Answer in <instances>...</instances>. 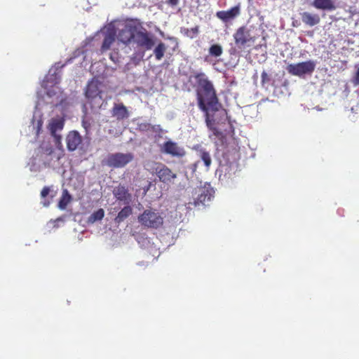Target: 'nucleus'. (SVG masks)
Returning a JSON list of instances; mask_svg holds the SVG:
<instances>
[{
  "label": "nucleus",
  "mask_w": 359,
  "mask_h": 359,
  "mask_svg": "<svg viewBox=\"0 0 359 359\" xmlns=\"http://www.w3.org/2000/svg\"><path fill=\"white\" fill-rule=\"evenodd\" d=\"M301 20L306 25L313 27L320 22V17L317 13L310 12H303L300 13Z\"/></svg>",
  "instance_id": "nucleus-17"
},
{
  "label": "nucleus",
  "mask_w": 359,
  "mask_h": 359,
  "mask_svg": "<svg viewBox=\"0 0 359 359\" xmlns=\"http://www.w3.org/2000/svg\"><path fill=\"white\" fill-rule=\"evenodd\" d=\"M194 35H196L198 33V27L196 26L190 29Z\"/></svg>",
  "instance_id": "nucleus-32"
},
{
  "label": "nucleus",
  "mask_w": 359,
  "mask_h": 359,
  "mask_svg": "<svg viewBox=\"0 0 359 359\" xmlns=\"http://www.w3.org/2000/svg\"><path fill=\"white\" fill-rule=\"evenodd\" d=\"M116 40V34L115 32L111 31L107 32L104 37V40L100 48V51L102 53H104L107 50H108L111 45L114 43Z\"/></svg>",
  "instance_id": "nucleus-19"
},
{
  "label": "nucleus",
  "mask_w": 359,
  "mask_h": 359,
  "mask_svg": "<svg viewBox=\"0 0 359 359\" xmlns=\"http://www.w3.org/2000/svg\"><path fill=\"white\" fill-rule=\"evenodd\" d=\"M134 159V155L132 153L109 154L104 160V163L109 168H121L125 167Z\"/></svg>",
  "instance_id": "nucleus-6"
},
{
  "label": "nucleus",
  "mask_w": 359,
  "mask_h": 359,
  "mask_svg": "<svg viewBox=\"0 0 359 359\" xmlns=\"http://www.w3.org/2000/svg\"><path fill=\"white\" fill-rule=\"evenodd\" d=\"M149 131L155 133H160L162 131V128L160 125H151V128Z\"/></svg>",
  "instance_id": "nucleus-30"
},
{
  "label": "nucleus",
  "mask_w": 359,
  "mask_h": 359,
  "mask_svg": "<svg viewBox=\"0 0 359 359\" xmlns=\"http://www.w3.org/2000/svg\"><path fill=\"white\" fill-rule=\"evenodd\" d=\"M139 223L144 228L157 229L163 226V217L156 210L147 209L137 217Z\"/></svg>",
  "instance_id": "nucleus-4"
},
{
  "label": "nucleus",
  "mask_w": 359,
  "mask_h": 359,
  "mask_svg": "<svg viewBox=\"0 0 359 359\" xmlns=\"http://www.w3.org/2000/svg\"><path fill=\"white\" fill-rule=\"evenodd\" d=\"M271 80V76L265 71H263L261 74L262 86H265L266 84H269Z\"/></svg>",
  "instance_id": "nucleus-27"
},
{
  "label": "nucleus",
  "mask_w": 359,
  "mask_h": 359,
  "mask_svg": "<svg viewBox=\"0 0 359 359\" xmlns=\"http://www.w3.org/2000/svg\"><path fill=\"white\" fill-rule=\"evenodd\" d=\"M112 193L116 200L122 201L124 204L128 205L131 201L132 196L128 189L123 185L119 184L114 187Z\"/></svg>",
  "instance_id": "nucleus-13"
},
{
  "label": "nucleus",
  "mask_w": 359,
  "mask_h": 359,
  "mask_svg": "<svg viewBox=\"0 0 359 359\" xmlns=\"http://www.w3.org/2000/svg\"><path fill=\"white\" fill-rule=\"evenodd\" d=\"M135 28L132 26H125L124 28L119 30L117 39L123 44H129L132 39L134 40L135 34L134 33Z\"/></svg>",
  "instance_id": "nucleus-15"
},
{
  "label": "nucleus",
  "mask_w": 359,
  "mask_h": 359,
  "mask_svg": "<svg viewBox=\"0 0 359 359\" xmlns=\"http://www.w3.org/2000/svg\"><path fill=\"white\" fill-rule=\"evenodd\" d=\"M64 124V120L62 118H52L48 124V128L57 145L61 144V135H57V131L62 130Z\"/></svg>",
  "instance_id": "nucleus-11"
},
{
  "label": "nucleus",
  "mask_w": 359,
  "mask_h": 359,
  "mask_svg": "<svg viewBox=\"0 0 359 359\" xmlns=\"http://www.w3.org/2000/svg\"><path fill=\"white\" fill-rule=\"evenodd\" d=\"M154 165H156L154 168V172L161 182L168 184L177 177V175L165 165L160 163H154Z\"/></svg>",
  "instance_id": "nucleus-8"
},
{
  "label": "nucleus",
  "mask_w": 359,
  "mask_h": 359,
  "mask_svg": "<svg viewBox=\"0 0 359 359\" xmlns=\"http://www.w3.org/2000/svg\"><path fill=\"white\" fill-rule=\"evenodd\" d=\"M315 68L316 62L313 60H307L297 64H290L286 69L290 74L301 77L313 73Z\"/></svg>",
  "instance_id": "nucleus-7"
},
{
  "label": "nucleus",
  "mask_w": 359,
  "mask_h": 359,
  "mask_svg": "<svg viewBox=\"0 0 359 359\" xmlns=\"http://www.w3.org/2000/svg\"><path fill=\"white\" fill-rule=\"evenodd\" d=\"M111 115L117 121H122L130 116V112L122 102L114 103L111 109Z\"/></svg>",
  "instance_id": "nucleus-12"
},
{
  "label": "nucleus",
  "mask_w": 359,
  "mask_h": 359,
  "mask_svg": "<svg viewBox=\"0 0 359 359\" xmlns=\"http://www.w3.org/2000/svg\"><path fill=\"white\" fill-rule=\"evenodd\" d=\"M134 41L137 46L144 48L146 50H151L155 44L154 36L147 31L137 32Z\"/></svg>",
  "instance_id": "nucleus-9"
},
{
  "label": "nucleus",
  "mask_w": 359,
  "mask_h": 359,
  "mask_svg": "<svg viewBox=\"0 0 359 359\" xmlns=\"http://www.w3.org/2000/svg\"><path fill=\"white\" fill-rule=\"evenodd\" d=\"M161 151L177 158H182L186 154V151L183 147H180L177 143L171 140L164 142Z\"/></svg>",
  "instance_id": "nucleus-10"
},
{
  "label": "nucleus",
  "mask_w": 359,
  "mask_h": 359,
  "mask_svg": "<svg viewBox=\"0 0 359 359\" xmlns=\"http://www.w3.org/2000/svg\"><path fill=\"white\" fill-rule=\"evenodd\" d=\"M215 191L209 183L194 189L193 202L188 203L189 208L205 207L209 205V202L214 197Z\"/></svg>",
  "instance_id": "nucleus-3"
},
{
  "label": "nucleus",
  "mask_w": 359,
  "mask_h": 359,
  "mask_svg": "<svg viewBox=\"0 0 359 359\" xmlns=\"http://www.w3.org/2000/svg\"><path fill=\"white\" fill-rule=\"evenodd\" d=\"M233 37L236 47L240 50L250 46L257 39L256 36L252 34L251 29L245 25L238 27L234 32Z\"/></svg>",
  "instance_id": "nucleus-5"
},
{
  "label": "nucleus",
  "mask_w": 359,
  "mask_h": 359,
  "mask_svg": "<svg viewBox=\"0 0 359 359\" xmlns=\"http://www.w3.org/2000/svg\"><path fill=\"white\" fill-rule=\"evenodd\" d=\"M198 156L203 161L207 169H209L212 163V158L210 153L205 149L201 148L198 150Z\"/></svg>",
  "instance_id": "nucleus-22"
},
{
  "label": "nucleus",
  "mask_w": 359,
  "mask_h": 359,
  "mask_svg": "<svg viewBox=\"0 0 359 359\" xmlns=\"http://www.w3.org/2000/svg\"><path fill=\"white\" fill-rule=\"evenodd\" d=\"M102 86L100 81L93 79L86 87L85 96L92 108H100L104 102Z\"/></svg>",
  "instance_id": "nucleus-2"
},
{
  "label": "nucleus",
  "mask_w": 359,
  "mask_h": 359,
  "mask_svg": "<svg viewBox=\"0 0 359 359\" xmlns=\"http://www.w3.org/2000/svg\"><path fill=\"white\" fill-rule=\"evenodd\" d=\"M50 189L48 187H44L41 191V197L43 199L42 203L45 207H48L50 203V201L45 199L46 197L50 194Z\"/></svg>",
  "instance_id": "nucleus-26"
},
{
  "label": "nucleus",
  "mask_w": 359,
  "mask_h": 359,
  "mask_svg": "<svg viewBox=\"0 0 359 359\" xmlns=\"http://www.w3.org/2000/svg\"><path fill=\"white\" fill-rule=\"evenodd\" d=\"M311 5L316 9L334 11L336 6L332 0H313Z\"/></svg>",
  "instance_id": "nucleus-18"
},
{
  "label": "nucleus",
  "mask_w": 359,
  "mask_h": 359,
  "mask_svg": "<svg viewBox=\"0 0 359 359\" xmlns=\"http://www.w3.org/2000/svg\"><path fill=\"white\" fill-rule=\"evenodd\" d=\"M167 50V46L163 42H160L154 49V54L156 60H161Z\"/></svg>",
  "instance_id": "nucleus-23"
},
{
  "label": "nucleus",
  "mask_w": 359,
  "mask_h": 359,
  "mask_svg": "<svg viewBox=\"0 0 359 359\" xmlns=\"http://www.w3.org/2000/svg\"><path fill=\"white\" fill-rule=\"evenodd\" d=\"M188 81L196 88L197 104L198 108L205 114L207 127L214 135L219 136L220 132L215 126L214 114L222 109V111L226 114V111L222 109L212 83L206 74L201 72H193Z\"/></svg>",
  "instance_id": "nucleus-1"
},
{
  "label": "nucleus",
  "mask_w": 359,
  "mask_h": 359,
  "mask_svg": "<svg viewBox=\"0 0 359 359\" xmlns=\"http://www.w3.org/2000/svg\"><path fill=\"white\" fill-rule=\"evenodd\" d=\"M241 13V8L239 5L235 6L227 11H220L217 12L216 16L224 22H228Z\"/></svg>",
  "instance_id": "nucleus-14"
},
{
  "label": "nucleus",
  "mask_w": 359,
  "mask_h": 359,
  "mask_svg": "<svg viewBox=\"0 0 359 359\" xmlns=\"http://www.w3.org/2000/svg\"><path fill=\"white\" fill-rule=\"evenodd\" d=\"M133 213V208L128 205L124 206L114 219L116 224H120L127 219Z\"/></svg>",
  "instance_id": "nucleus-20"
},
{
  "label": "nucleus",
  "mask_w": 359,
  "mask_h": 359,
  "mask_svg": "<svg viewBox=\"0 0 359 359\" xmlns=\"http://www.w3.org/2000/svg\"><path fill=\"white\" fill-rule=\"evenodd\" d=\"M110 59L114 63H118L119 62L118 53L116 52V51H114L113 53H111V54H110Z\"/></svg>",
  "instance_id": "nucleus-29"
},
{
  "label": "nucleus",
  "mask_w": 359,
  "mask_h": 359,
  "mask_svg": "<svg viewBox=\"0 0 359 359\" xmlns=\"http://www.w3.org/2000/svg\"><path fill=\"white\" fill-rule=\"evenodd\" d=\"M104 217V210L102 208L98 209L93 212L88 218V222L93 224L97 221H100Z\"/></svg>",
  "instance_id": "nucleus-24"
},
{
  "label": "nucleus",
  "mask_w": 359,
  "mask_h": 359,
  "mask_svg": "<svg viewBox=\"0 0 359 359\" xmlns=\"http://www.w3.org/2000/svg\"><path fill=\"white\" fill-rule=\"evenodd\" d=\"M66 141L67 149L69 151H74L81 143L82 140L79 133L77 131L73 130L67 135Z\"/></svg>",
  "instance_id": "nucleus-16"
},
{
  "label": "nucleus",
  "mask_w": 359,
  "mask_h": 359,
  "mask_svg": "<svg viewBox=\"0 0 359 359\" xmlns=\"http://www.w3.org/2000/svg\"><path fill=\"white\" fill-rule=\"evenodd\" d=\"M71 201L72 196L69 194L67 189H64L62 191V196L58 202V208L60 210H65Z\"/></svg>",
  "instance_id": "nucleus-21"
},
{
  "label": "nucleus",
  "mask_w": 359,
  "mask_h": 359,
  "mask_svg": "<svg viewBox=\"0 0 359 359\" xmlns=\"http://www.w3.org/2000/svg\"><path fill=\"white\" fill-rule=\"evenodd\" d=\"M179 0H167L166 4L171 7H175L179 4Z\"/></svg>",
  "instance_id": "nucleus-31"
},
{
  "label": "nucleus",
  "mask_w": 359,
  "mask_h": 359,
  "mask_svg": "<svg viewBox=\"0 0 359 359\" xmlns=\"http://www.w3.org/2000/svg\"><path fill=\"white\" fill-rule=\"evenodd\" d=\"M222 53V48L219 44H213L209 48V54L214 57H219Z\"/></svg>",
  "instance_id": "nucleus-25"
},
{
  "label": "nucleus",
  "mask_w": 359,
  "mask_h": 359,
  "mask_svg": "<svg viewBox=\"0 0 359 359\" xmlns=\"http://www.w3.org/2000/svg\"><path fill=\"white\" fill-rule=\"evenodd\" d=\"M168 39H170V40H172V39L175 40V39L174 37H169Z\"/></svg>",
  "instance_id": "nucleus-33"
},
{
  "label": "nucleus",
  "mask_w": 359,
  "mask_h": 359,
  "mask_svg": "<svg viewBox=\"0 0 359 359\" xmlns=\"http://www.w3.org/2000/svg\"><path fill=\"white\" fill-rule=\"evenodd\" d=\"M151 128V124L147 122L140 123L137 125V128L142 132H148Z\"/></svg>",
  "instance_id": "nucleus-28"
}]
</instances>
